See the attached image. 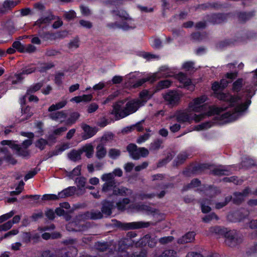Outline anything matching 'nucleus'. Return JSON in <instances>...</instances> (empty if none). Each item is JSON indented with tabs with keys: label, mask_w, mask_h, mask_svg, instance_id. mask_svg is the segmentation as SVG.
I'll use <instances>...</instances> for the list:
<instances>
[{
	"label": "nucleus",
	"mask_w": 257,
	"mask_h": 257,
	"mask_svg": "<svg viewBox=\"0 0 257 257\" xmlns=\"http://www.w3.org/2000/svg\"><path fill=\"white\" fill-rule=\"evenodd\" d=\"M67 103V101L66 100H63L60 102L57 103L55 104H52L51 105L49 108L48 111L49 112H52L60 108H63Z\"/></svg>",
	"instance_id": "obj_27"
},
{
	"label": "nucleus",
	"mask_w": 257,
	"mask_h": 257,
	"mask_svg": "<svg viewBox=\"0 0 257 257\" xmlns=\"http://www.w3.org/2000/svg\"><path fill=\"white\" fill-rule=\"evenodd\" d=\"M70 49H76L79 47V41L77 39L72 40L68 44Z\"/></svg>",
	"instance_id": "obj_60"
},
{
	"label": "nucleus",
	"mask_w": 257,
	"mask_h": 257,
	"mask_svg": "<svg viewBox=\"0 0 257 257\" xmlns=\"http://www.w3.org/2000/svg\"><path fill=\"white\" fill-rule=\"evenodd\" d=\"M150 137V135L148 133H146L144 134V135L141 136L139 137V138L137 139V142L138 144H141L142 143L145 142L147 140L149 139V138Z\"/></svg>",
	"instance_id": "obj_58"
},
{
	"label": "nucleus",
	"mask_w": 257,
	"mask_h": 257,
	"mask_svg": "<svg viewBox=\"0 0 257 257\" xmlns=\"http://www.w3.org/2000/svg\"><path fill=\"white\" fill-rule=\"evenodd\" d=\"M136 236V234L130 232L127 234L126 237L119 240L118 242L117 250L112 253H110L108 257H147L145 252H141L138 254H128L125 251L128 247L134 245L135 241L133 238Z\"/></svg>",
	"instance_id": "obj_3"
},
{
	"label": "nucleus",
	"mask_w": 257,
	"mask_h": 257,
	"mask_svg": "<svg viewBox=\"0 0 257 257\" xmlns=\"http://www.w3.org/2000/svg\"><path fill=\"white\" fill-rule=\"evenodd\" d=\"M173 75L170 72L169 68L167 66H164L160 67L159 70L150 77L148 80L153 82L159 78L171 77Z\"/></svg>",
	"instance_id": "obj_9"
},
{
	"label": "nucleus",
	"mask_w": 257,
	"mask_h": 257,
	"mask_svg": "<svg viewBox=\"0 0 257 257\" xmlns=\"http://www.w3.org/2000/svg\"><path fill=\"white\" fill-rule=\"evenodd\" d=\"M143 122H144V121H140V122L137 123L135 125H134L131 126L130 128H127V130L126 131H131V130H136L138 132H141L144 129V127L142 125Z\"/></svg>",
	"instance_id": "obj_44"
},
{
	"label": "nucleus",
	"mask_w": 257,
	"mask_h": 257,
	"mask_svg": "<svg viewBox=\"0 0 257 257\" xmlns=\"http://www.w3.org/2000/svg\"><path fill=\"white\" fill-rule=\"evenodd\" d=\"M80 171H81V166H78L76 167H75L71 172L70 173V176L71 177H73L75 176H78L80 174Z\"/></svg>",
	"instance_id": "obj_62"
},
{
	"label": "nucleus",
	"mask_w": 257,
	"mask_h": 257,
	"mask_svg": "<svg viewBox=\"0 0 257 257\" xmlns=\"http://www.w3.org/2000/svg\"><path fill=\"white\" fill-rule=\"evenodd\" d=\"M176 252L171 249L164 250L162 254L156 257H176Z\"/></svg>",
	"instance_id": "obj_39"
},
{
	"label": "nucleus",
	"mask_w": 257,
	"mask_h": 257,
	"mask_svg": "<svg viewBox=\"0 0 257 257\" xmlns=\"http://www.w3.org/2000/svg\"><path fill=\"white\" fill-rule=\"evenodd\" d=\"M18 4V3L13 1L7 0L5 1L3 4L4 8L6 9H10L14 8Z\"/></svg>",
	"instance_id": "obj_42"
},
{
	"label": "nucleus",
	"mask_w": 257,
	"mask_h": 257,
	"mask_svg": "<svg viewBox=\"0 0 257 257\" xmlns=\"http://www.w3.org/2000/svg\"><path fill=\"white\" fill-rule=\"evenodd\" d=\"M75 192V187H68L64 189L58 194L59 199L61 198H64L73 195Z\"/></svg>",
	"instance_id": "obj_21"
},
{
	"label": "nucleus",
	"mask_w": 257,
	"mask_h": 257,
	"mask_svg": "<svg viewBox=\"0 0 257 257\" xmlns=\"http://www.w3.org/2000/svg\"><path fill=\"white\" fill-rule=\"evenodd\" d=\"M164 98L169 104L174 105L178 102L180 96L177 91H171L164 95Z\"/></svg>",
	"instance_id": "obj_11"
},
{
	"label": "nucleus",
	"mask_w": 257,
	"mask_h": 257,
	"mask_svg": "<svg viewBox=\"0 0 257 257\" xmlns=\"http://www.w3.org/2000/svg\"><path fill=\"white\" fill-rule=\"evenodd\" d=\"M85 215V218L92 219H97L102 217V214L99 211L88 212Z\"/></svg>",
	"instance_id": "obj_24"
},
{
	"label": "nucleus",
	"mask_w": 257,
	"mask_h": 257,
	"mask_svg": "<svg viewBox=\"0 0 257 257\" xmlns=\"http://www.w3.org/2000/svg\"><path fill=\"white\" fill-rule=\"evenodd\" d=\"M179 81L181 83L184 87H189L188 89L193 90L194 85L192 84V82L189 78L182 73H180L177 76Z\"/></svg>",
	"instance_id": "obj_13"
},
{
	"label": "nucleus",
	"mask_w": 257,
	"mask_h": 257,
	"mask_svg": "<svg viewBox=\"0 0 257 257\" xmlns=\"http://www.w3.org/2000/svg\"><path fill=\"white\" fill-rule=\"evenodd\" d=\"M49 117L52 120L63 122L65 120L67 115L63 111H57L50 113Z\"/></svg>",
	"instance_id": "obj_16"
},
{
	"label": "nucleus",
	"mask_w": 257,
	"mask_h": 257,
	"mask_svg": "<svg viewBox=\"0 0 257 257\" xmlns=\"http://www.w3.org/2000/svg\"><path fill=\"white\" fill-rule=\"evenodd\" d=\"M228 230L226 228H222L220 226H215L210 227L208 230V234L221 235L225 237V233Z\"/></svg>",
	"instance_id": "obj_18"
},
{
	"label": "nucleus",
	"mask_w": 257,
	"mask_h": 257,
	"mask_svg": "<svg viewBox=\"0 0 257 257\" xmlns=\"http://www.w3.org/2000/svg\"><path fill=\"white\" fill-rule=\"evenodd\" d=\"M172 83V82L169 80H165L160 81L157 86L156 88L157 90L165 89L169 87Z\"/></svg>",
	"instance_id": "obj_30"
},
{
	"label": "nucleus",
	"mask_w": 257,
	"mask_h": 257,
	"mask_svg": "<svg viewBox=\"0 0 257 257\" xmlns=\"http://www.w3.org/2000/svg\"><path fill=\"white\" fill-rule=\"evenodd\" d=\"M209 204H210V200L208 199L201 202V206L202 212L205 213L211 210V208L208 206Z\"/></svg>",
	"instance_id": "obj_35"
},
{
	"label": "nucleus",
	"mask_w": 257,
	"mask_h": 257,
	"mask_svg": "<svg viewBox=\"0 0 257 257\" xmlns=\"http://www.w3.org/2000/svg\"><path fill=\"white\" fill-rule=\"evenodd\" d=\"M43 85V83L42 82H40L31 86L27 90V95H25V97H26L27 95L31 94V93H34L39 90Z\"/></svg>",
	"instance_id": "obj_25"
},
{
	"label": "nucleus",
	"mask_w": 257,
	"mask_h": 257,
	"mask_svg": "<svg viewBox=\"0 0 257 257\" xmlns=\"http://www.w3.org/2000/svg\"><path fill=\"white\" fill-rule=\"evenodd\" d=\"M23 79L22 74H17L14 75V76L12 78V83L13 84H16L19 82H20Z\"/></svg>",
	"instance_id": "obj_56"
},
{
	"label": "nucleus",
	"mask_w": 257,
	"mask_h": 257,
	"mask_svg": "<svg viewBox=\"0 0 257 257\" xmlns=\"http://www.w3.org/2000/svg\"><path fill=\"white\" fill-rule=\"evenodd\" d=\"M114 208L113 202L104 201L102 203L101 211L103 213L106 215H110L111 214V210Z\"/></svg>",
	"instance_id": "obj_20"
},
{
	"label": "nucleus",
	"mask_w": 257,
	"mask_h": 257,
	"mask_svg": "<svg viewBox=\"0 0 257 257\" xmlns=\"http://www.w3.org/2000/svg\"><path fill=\"white\" fill-rule=\"evenodd\" d=\"M13 47L17 50L18 51L21 53L25 52L24 47L23 45L20 41H15L12 45Z\"/></svg>",
	"instance_id": "obj_40"
},
{
	"label": "nucleus",
	"mask_w": 257,
	"mask_h": 257,
	"mask_svg": "<svg viewBox=\"0 0 257 257\" xmlns=\"http://www.w3.org/2000/svg\"><path fill=\"white\" fill-rule=\"evenodd\" d=\"M64 17L68 20L73 19L76 17V14L73 11H70L64 14Z\"/></svg>",
	"instance_id": "obj_63"
},
{
	"label": "nucleus",
	"mask_w": 257,
	"mask_h": 257,
	"mask_svg": "<svg viewBox=\"0 0 257 257\" xmlns=\"http://www.w3.org/2000/svg\"><path fill=\"white\" fill-rule=\"evenodd\" d=\"M101 179L105 182L102 187V191L108 195L128 196L133 194V191L130 189L122 186L117 187L112 174H104Z\"/></svg>",
	"instance_id": "obj_2"
},
{
	"label": "nucleus",
	"mask_w": 257,
	"mask_h": 257,
	"mask_svg": "<svg viewBox=\"0 0 257 257\" xmlns=\"http://www.w3.org/2000/svg\"><path fill=\"white\" fill-rule=\"evenodd\" d=\"M212 173L218 176L228 175L230 174V170L229 167L219 166L214 168L212 170Z\"/></svg>",
	"instance_id": "obj_17"
},
{
	"label": "nucleus",
	"mask_w": 257,
	"mask_h": 257,
	"mask_svg": "<svg viewBox=\"0 0 257 257\" xmlns=\"http://www.w3.org/2000/svg\"><path fill=\"white\" fill-rule=\"evenodd\" d=\"M243 84V80L241 78L238 79L233 83L232 89L234 91L238 92L240 90Z\"/></svg>",
	"instance_id": "obj_33"
},
{
	"label": "nucleus",
	"mask_w": 257,
	"mask_h": 257,
	"mask_svg": "<svg viewBox=\"0 0 257 257\" xmlns=\"http://www.w3.org/2000/svg\"><path fill=\"white\" fill-rule=\"evenodd\" d=\"M127 151L131 157L138 160L140 157H145L149 155V151L145 148H138L137 146L133 144L128 145L127 147Z\"/></svg>",
	"instance_id": "obj_7"
},
{
	"label": "nucleus",
	"mask_w": 257,
	"mask_h": 257,
	"mask_svg": "<svg viewBox=\"0 0 257 257\" xmlns=\"http://www.w3.org/2000/svg\"><path fill=\"white\" fill-rule=\"evenodd\" d=\"M189 155L186 152H182L179 154L177 158V163H182L188 157Z\"/></svg>",
	"instance_id": "obj_43"
},
{
	"label": "nucleus",
	"mask_w": 257,
	"mask_h": 257,
	"mask_svg": "<svg viewBox=\"0 0 257 257\" xmlns=\"http://www.w3.org/2000/svg\"><path fill=\"white\" fill-rule=\"evenodd\" d=\"M36 47L32 44H28L25 46L24 50L25 52L33 53L36 51Z\"/></svg>",
	"instance_id": "obj_57"
},
{
	"label": "nucleus",
	"mask_w": 257,
	"mask_h": 257,
	"mask_svg": "<svg viewBox=\"0 0 257 257\" xmlns=\"http://www.w3.org/2000/svg\"><path fill=\"white\" fill-rule=\"evenodd\" d=\"M67 130V128L65 126L61 127L58 128H56L54 130L53 134L54 135L60 136L62 134Z\"/></svg>",
	"instance_id": "obj_61"
},
{
	"label": "nucleus",
	"mask_w": 257,
	"mask_h": 257,
	"mask_svg": "<svg viewBox=\"0 0 257 257\" xmlns=\"http://www.w3.org/2000/svg\"><path fill=\"white\" fill-rule=\"evenodd\" d=\"M13 226L11 220L8 221L2 225H0V231H7L10 229Z\"/></svg>",
	"instance_id": "obj_50"
},
{
	"label": "nucleus",
	"mask_w": 257,
	"mask_h": 257,
	"mask_svg": "<svg viewBox=\"0 0 257 257\" xmlns=\"http://www.w3.org/2000/svg\"><path fill=\"white\" fill-rule=\"evenodd\" d=\"M212 123L209 121H207L196 126V129L197 131H200L204 129H207L210 127Z\"/></svg>",
	"instance_id": "obj_54"
},
{
	"label": "nucleus",
	"mask_w": 257,
	"mask_h": 257,
	"mask_svg": "<svg viewBox=\"0 0 257 257\" xmlns=\"http://www.w3.org/2000/svg\"><path fill=\"white\" fill-rule=\"evenodd\" d=\"M82 128L84 132L83 138L84 140H86L93 137L97 132L96 128L91 127L87 124H83Z\"/></svg>",
	"instance_id": "obj_15"
},
{
	"label": "nucleus",
	"mask_w": 257,
	"mask_h": 257,
	"mask_svg": "<svg viewBox=\"0 0 257 257\" xmlns=\"http://www.w3.org/2000/svg\"><path fill=\"white\" fill-rule=\"evenodd\" d=\"M82 151L80 150L71 151L68 154V157L71 161L76 162L81 159Z\"/></svg>",
	"instance_id": "obj_22"
},
{
	"label": "nucleus",
	"mask_w": 257,
	"mask_h": 257,
	"mask_svg": "<svg viewBox=\"0 0 257 257\" xmlns=\"http://www.w3.org/2000/svg\"><path fill=\"white\" fill-rule=\"evenodd\" d=\"M54 19V16L51 13H48L47 15L43 16L39 20H38L35 23V26L40 27L42 24H47L51 22V21Z\"/></svg>",
	"instance_id": "obj_14"
},
{
	"label": "nucleus",
	"mask_w": 257,
	"mask_h": 257,
	"mask_svg": "<svg viewBox=\"0 0 257 257\" xmlns=\"http://www.w3.org/2000/svg\"><path fill=\"white\" fill-rule=\"evenodd\" d=\"M130 203V200L128 198H124L118 201L116 203V206L118 210L124 211L126 206Z\"/></svg>",
	"instance_id": "obj_23"
},
{
	"label": "nucleus",
	"mask_w": 257,
	"mask_h": 257,
	"mask_svg": "<svg viewBox=\"0 0 257 257\" xmlns=\"http://www.w3.org/2000/svg\"><path fill=\"white\" fill-rule=\"evenodd\" d=\"M123 102L120 101L113 105L111 114L114 115L117 119L123 118L136 112L140 107L143 105V102L140 100L136 99L127 102L125 107H123Z\"/></svg>",
	"instance_id": "obj_4"
},
{
	"label": "nucleus",
	"mask_w": 257,
	"mask_h": 257,
	"mask_svg": "<svg viewBox=\"0 0 257 257\" xmlns=\"http://www.w3.org/2000/svg\"><path fill=\"white\" fill-rule=\"evenodd\" d=\"M69 148V145L65 143L62 146L57 147L56 150L53 152V155L56 156L61 153L64 151L68 149Z\"/></svg>",
	"instance_id": "obj_36"
},
{
	"label": "nucleus",
	"mask_w": 257,
	"mask_h": 257,
	"mask_svg": "<svg viewBox=\"0 0 257 257\" xmlns=\"http://www.w3.org/2000/svg\"><path fill=\"white\" fill-rule=\"evenodd\" d=\"M249 192V189L247 188L244 189L242 193H235L234 194V197L233 199V202L236 204L240 203L244 200V198L247 196Z\"/></svg>",
	"instance_id": "obj_12"
},
{
	"label": "nucleus",
	"mask_w": 257,
	"mask_h": 257,
	"mask_svg": "<svg viewBox=\"0 0 257 257\" xmlns=\"http://www.w3.org/2000/svg\"><path fill=\"white\" fill-rule=\"evenodd\" d=\"M80 151L86 153V155L88 158H90L93 153V148L92 145H88L80 149Z\"/></svg>",
	"instance_id": "obj_31"
},
{
	"label": "nucleus",
	"mask_w": 257,
	"mask_h": 257,
	"mask_svg": "<svg viewBox=\"0 0 257 257\" xmlns=\"http://www.w3.org/2000/svg\"><path fill=\"white\" fill-rule=\"evenodd\" d=\"M15 212L14 211H11L10 212L2 215L0 216V223H2L4 221L9 219L11 217H12L14 214Z\"/></svg>",
	"instance_id": "obj_49"
},
{
	"label": "nucleus",
	"mask_w": 257,
	"mask_h": 257,
	"mask_svg": "<svg viewBox=\"0 0 257 257\" xmlns=\"http://www.w3.org/2000/svg\"><path fill=\"white\" fill-rule=\"evenodd\" d=\"M254 165V161L250 158H246L242 162V166L246 168L251 167Z\"/></svg>",
	"instance_id": "obj_51"
},
{
	"label": "nucleus",
	"mask_w": 257,
	"mask_h": 257,
	"mask_svg": "<svg viewBox=\"0 0 257 257\" xmlns=\"http://www.w3.org/2000/svg\"><path fill=\"white\" fill-rule=\"evenodd\" d=\"M155 195L154 194H149V193H141L138 195V198L140 200H145L148 199H151L153 198Z\"/></svg>",
	"instance_id": "obj_52"
},
{
	"label": "nucleus",
	"mask_w": 257,
	"mask_h": 257,
	"mask_svg": "<svg viewBox=\"0 0 257 257\" xmlns=\"http://www.w3.org/2000/svg\"><path fill=\"white\" fill-rule=\"evenodd\" d=\"M204 114H196L192 112L189 108L185 110L179 112L177 115V120L180 122H189L194 120L199 122L203 119Z\"/></svg>",
	"instance_id": "obj_5"
},
{
	"label": "nucleus",
	"mask_w": 257,
	"mask_h": 257,
	"mask_svg": "<svg viewBox=\"0 0 257 257\" xmlns=\"http://www.w3.org/2000/svg\"><path fill=\"white\" fill-rule=\"evenodd\" d=\"M59 53H60L58 51L53 49H48L46 52V55L48 56H54L57 55Z\"/></svg>",
	"instance_id": "obj_64"
},
{
	"label": "nucleus",
	"mask_w": 257,
	"mask_h": 257,
	"mask_svg": "<svg viewBox=\"0 0 257 257\" xmlns=\"http://www.w3.org/2000/svg\"><path fill=\"white\" fill-rule=\"evenodd\" d=\"M31 108L30 107H27L25 109H22V113L23 117L22 118V120H24L25 118L27 119L32 115L33 113L30 112Z\"/></svg>",
	"instance_id": "obj_45"
},
{
	"label": "nucleus",
	"mask_w": 257,
	"mask_h": 257,
	"mask_svg": "<svg viewBox=\"0 0 257 257\" xmlns=\"http://www.w3.org/2000/svg\"><path fill=\"white\" fill-rule=\"evenodd\" d=\"M224 243L230 247H235L242 243L243 238L236 230H229L225 233Z\"/></svg>",
	"instance_id": "obj_6"
},
{
	"label": "nucleus",
	"mask_w": 257,
	"mask_h": 257,
	"mask_svg": "<svg viewBox=\"0 0 257 257\" xmlns=\"http://www.w3.org/2000/svg\"><path fill=\"white\" fill-rule=\"evenodd\" d=\"M79 117V114L77 112H73L71 114L70 117L67 120V124L72 125L74 123Z\"/></svg>",
	"instance_id": "obj_37"
},
{
	"label": "nucleus",
	"mask_w": 257,
	"mask_h": 257,
	"mask_svg": "<svg viewBox=\"0 0 257 257\" xmlns=\"http://www.w3.org/2000/svg\"><path fill=\"white\" fill-rule=\"evenodd\" d=\"M116 15L126 20L122 25L116 24L117 27L122 28L124 30H128L130 29H133L135 28V26L132 24V20L131 19H128V16L125 12L123 11H119L117 13H116Z\"/></svg>",
	"instance_id": "obj_10"
},
{
	"label": "nucleus",
	"mask_w": 257,
	"mask_h": 257,
	"mask_svg": "<svg viewBox=\"0 0 257 257\" xmlns=\"http://www.w3.org/2000/svg\"><path fill=\"white\" fill-rule=\"evenodd\" d=\"M121 154V151L119 149L112 148L109 149L108 152V155L112 159H116Z\"/></svg>",
	"instance_id": "obj_28"
},
{
	"label": "nucleus",
	"mask_w": 257,
	"mask_h": 257,
	"mask_svg": "<svg viewBox=\"0 0 257 257\" xmlns=\"http://www.w3.org/2000/svg\"><path fill=\"white\" fill-rule=\"evenodd\" d=\"M48 142L47 140L41 138L36 141L35 145L36 147L40 149L41 150H42L45 148Z\"/></svg>",
	"instance_id": "obj_41"
},
{
	"label": "nucleus",
	"mask_w": 257,
	"mask_h": 257,
	"mask_svg": "<svg viewBox=\"0 0 257 257\" xmlns=\"http://www.w3.org/2000/svg\"><path fill=\"white\" fill-rule=\"evenodd\" d=\"M253 16L252 13H240L239 15V19L241 22H245Z\"/></svg>",
	"instance_id": "obj_48"
},
{
	"label": "nucleus",
	"mask_w": 257,
	"mask_h": 257,
	"mask_svg": "<svg viewBox=\"0 0 257 257\" xmlns=\"http://www.w3.org/2000/svg\"><path fill=\"white\" fill-rule=\"evenodd\" d=\"M218 219L219 218L216 214L214 213H212L204 216L202 220L204 222L208 223L213 219L218 220Z\"/></svg>",
	"instance_id": "obj_38"
},
{
	"label": "nucleus",
	"mask_w": 257,
	"mask_h": 257,
	"mask_svg": "<svg viewBox=\"0 0 257 257\" xmlns=\"http://www.w3.org/2000/svg\"><path fill=\"white\" fill-rule=\"evenodd\" d=\"M150 222L138 221L128 223H122L120 227L124 230L137 229L142 228H147L151 225Z\"/></svg>",
	"instance_id": "obj_8"
},
{
	"label": "nucleus",
	"mask_w": 257,
	"mask_h": 257,
	"mask_svg": "<svg viewBox=\"0 0 257 257\" xmlns=\"http://www.w3.org/2000/svg\"><path fill=\"white\" fill-rule=\"evenodd\" d=\"M12 149L17 150L18 154L20 156L26 157L28 155V152L26 148H22L17 145H13L12 146Z\"/></svg>",
	"instance_id": "obj_29"
},
{
	"label": "nucleus",
	"mask_w": 257,
	"mask_h": 257,
	"mask_svg": "<svg viewBox=\"0 0 257 257\" xmlns=\"http://www.w3.org/2000/svg\"><path fill=\"white\" fill-rule=\"evenodd\" d=\"M86 183V180L84 178L79 177L76 180V183L79 188L84 187Z\"/></svg>",
	"instance_id": "obj_59"
},
{
	"label": "nucleus",
	"mask_w": 257,
	"mask_h": 257,
	"mask_svg": "<svg viewBox=\"0 0 257 257\" xmlns=\"http://www.w3.org/2000/svg\"><path fill=\"white\" fill-rule=\"evenodd\" d=\"M150 239V234H147L143 236L138 242H137L136 240H134L135 241L134 243H135L136 245H146L147 244L148 245V241Z\"/></svg>",
	"instance_id": "obj_32"
},
{
	"label": "nucleus",
	"mask_w": 257,
	"mask_h": 257,
	"mask_svg": "<svg viewBox=\"0 0 257 257\" xmlns=\"http://www.w3.org/2000/svg\"><path fill=\"white\" fill-rule=\"evenodd\" d=\"M58 195L55 194H45L42 196L43 200H58Z\"/></svg>",
	"instance_id": "obj_53"
},
{
	"label": "nucleus",
	"mask_w": 257,
	"mask_h": 257,
	"mask_svg": "<svg viewBox=\"0 0 257 257\" xmlns=\"http://www.w3.org/2000/svg\"><path fill=\"white\" fill-rule=\"evenodd\" d=\"M174 240V237L172 236H165L159 239V242L161 244H166L171 242Z\"/></svg>",
	"instance_id": "obj_46"
},
{
	"label": "nucleus",
	"mask_w": 257,
	"mask_h": 257,
	"mask_svg": "<svg viewBox=\"0 0 257 257\" xmlns=\"http://www.w3.org/2000/svg\"><path fill=\"white\" fill-rule=\"evenodd\" d=\"M108 246V244L105 242H97L95 245L96 249L102 251H104Z\"/></svg>",
	"instance_id": "obj_55"
},
{
	"label": "nucleus",
	"mask_w": 257,
	"mask_h": 257,
	"mask_svg": "<svg viewBox=\"0 0 257 257\" xmlns=\"http://www.w3.org/2000/svg\"><path fill=\"white\" fill-rule=\"evenodd\" d=\"M106 151L104 146L99 144L96 147V156L98 159H102L105 156Z\"/></svg>",
	"instance_id": "obj_26"
},
{
	"label": "nucleus",
	"mask_w": 257,
	"mask_h": 257,
	"mask_svg": "<svg viewBox=\"0 0 257 257\" xmlns=\"http://www.w3.org/2000/svg\"><path fill=\"white\" fill-rule=\"evenodd\" d=\"M231 196H228L225 198V201L222 202H219L216 204L215 207L216 209H220L225 206L231 200Z\"/></svg>",
	"instance_id": "obj_47"
},
{
	"label": "nucleus",
	"mask_w": 257,
	"mask_h": 257,
	"mask_svg": "<svg viewBox=\"0 0 257 257\" xmlns=\"http://www.w3.org/2000/svg\"><path fill=\"white\" fill-rule=\"evenodd\" d=\"M195 233L194 232H189L179 238L178 240L179 243H185L191 242L195 239Z\"/></svg>",
	"instance_id": "obj_19"
},
{
	"label": "nucleus",
	"mask_w": 257,
	"mask_h": 257,
	"mask_svg": "<svg viewBox=\"0 0 257 257\" xmlns=\"http://www.w3.org/2000/svg\"><path fill=\"white\" fill-rule=\"evenodd\" d=\"M140 99H138L140 100L142 102H143L144 105L147 100L151 97V94L147 90H144L140 93Z\"/></svg>",
	"instance_id": "obj_34"
},
{
	"label": "nucleus",
	"mask_w": 257,
	"mask_h": 257,
	"mask_svg": "<svg viewBox=\"0 0 257 257\" xmlns=\"http://www.w3.org/2000/svg\"><path fill=\"white\" fill-rule=\"evenodd\" d=\"M247 94L245 96L239 97L233 96L229 93H219L217 97L220 99L228 102L232 108L228 111L221 114L223 109L220 107H208L205 104L207 97L202 95L194 99L189 103L188 108L192 112H201L204 114V118L206 116H215V122L218 123H227L237 119L247 109L250 104V98L254 94V90L246 89Z\"/></svg>",
	"instance_id": "obj_1"
}]
</instances>
